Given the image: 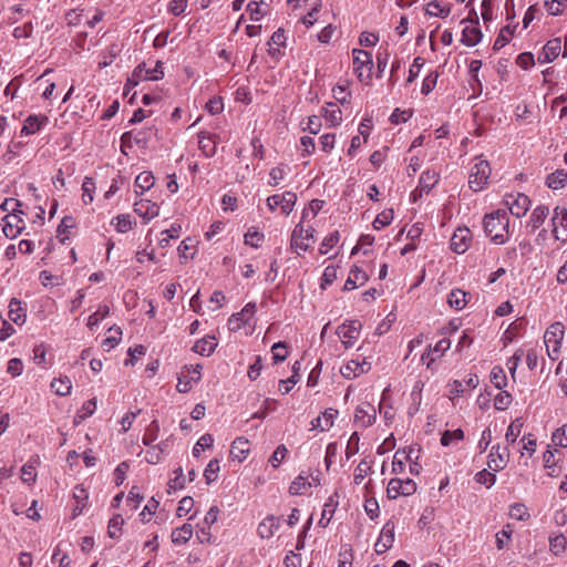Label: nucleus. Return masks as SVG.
I'll list each match as a JSON object with an SVG mask.
<instances>
[{
  "mask_svg": "<svg viewBox=\"0 0 567 567\" xmlns=\"http://www.w3.org/2000/svg\"><path fill=\"white\" fill-rule=\"evenodd\" d=\"M483 224L486 235L495 245H503L509 239V217L506 209L486 214Z\"/></svg>",
  "mask_w": 567,
  "mask_h": 567,
  "instance_id": "nucleus-1",
  "label": "nucleus"
},
{
  "mask_svg": "<svg viewBox=\"0 0 567 567\" xmlns=\"http://www.w3.org/2000/svg\"><path fill=\"white\" fill-rule=\"evenodd\" d=\"M491 176V166L489 163L482 158V156H476L474 158V163L470 169L468 176V186L473 192L483 190Z\"/></svg>",
  "mask_w": 567,
  "mask_h": 567,
  "instance_id": "nucleus-2",
  "label": "nucleus"
},
{
  "mask_svg": "<svg viewBox=\"0 0 567 567\" xmlns=\"http://www.w3.org/2000/svg\"><path fill=\"white\" fill-rule=\"evenodd\" d=\"M564 334L565 327L561 322L550 324L544 334L547 354L554 361L558 359Z\"/></svg>",
  "mask_w": 567,
  "mask_h": 567,
  "instance_id": "nucleus-3",
  "label": "nucleus"
},
{
  "mask_svg": "<svg viewBox=\"0 0 567 567\" xmlns=\"http://www.w3.org/2000/svg\"><path fill=\"white\" fill-rule=\"evenodd\" d=\"M164 76L163 63L157 61L154 68H147L146 63H140L127 79L126 86H136L141 81H157Z\"/></svg>",
  "mask_w": 567,
  "mask_h": 567,
  "instance_id": "nucleus-4",
  "label": "nucleus"
},
{
  "mask_svg": "<svg viewBox=\"0 0 567 567\" xmlns=\"http://www.w3.org/2000/svg\"><path fill=\"white\" fill-rule=\"evenodd\" d=\"M296 203L297 194L290 190L271 195L266 199V206L269 212L274 213L277 208H279L281 214L285 216H288L292 213Z\"/></svg>",
  "mask_w": 567,
  "mask_h": 567,
  "instance_id": "nucleus-5",
  "label": "nucleus"
},
{
  "mask_svg": "<svg viewBox=\"0 0 567 567\" xmlns=\"http://www.w3.org/2000/svg\"><path fill=\"white\" fill-rule=\"evenodd\" d=\"M353 71L357 74L358 79L363 81H369L371 79V71L373 68L372 54L362 49H353Z\"/></svg>",
  "mask_w": 567,
  "mask_h": 567,
  "instance_id": "nucleus-6",
  "label": "nucleus"
},
{
  "mask_svg": "<svg viewBox=\"0 0 567 567\" xmlns=\"http://www.w3.org/2000/svg\"><path fill=\"white\" fill-rule=\"evenodd\" d=\"M503 204L514 217L520 218L529 210L532 200L523 193H508L504 195Z\"/></svg>",
  "mask_w": 567,
  "mask_h": 567,
  "instance_id": "nucleus-7",
  "label": "nucleus"
},
{
  "mask_svg": "<svg viewBox=\"0 0 567 567\" xmlns=\"http://www.w3.org/2000/svg\"><path fill=\"white\" fill-rule=\"evenodd\" d=\"M551 235L555 240L567 243V208L556 206L550 218Z\"/></svg>",
  "mask_w": 567,
  "mask_h": 567,
  "instance_id": "nucleus-8",
  "label": "nucleus"
},
{
  "mask_svg": "<svg viewBox=\"0 0 567 567\" xmlns=\"http://www.w3.org/2000/svg\"><path fill=\"white\" fill-rule=\"evenodd\" d=\"M416 492V483L411 478H391L386 487V496L396 499L400 496H410Z\"/></svg>",
  "mask_w": 567,
  "mask_h": 567,
  "instance_id": "nucleus-9",
  "label": "nucleus"
},
{
  "mask_svg": "<svg viewBox=\"0 0 567 567\" xmlns=\"http://www.w3.org/2000/svg\"><path fill=\"white\" fill-rule=\"evenodd\" d=\"M23 214L21 209L13 207L12 213L3 218L2 231L6 237L12 239L23 231L25 228V223L21 217Z\"/></svg>",
  "mask_w": 567,
  "mask_h": 567,
  "instance_id": "nucleus-10",
  "label": "nucleus"
},
{
  "mask_svg": "<svg viewBox=\"0 0 567 567\" xmlns=\"http://www.w3.org/2000/svg\"><path fill=\"white\" fill-rule=\"evenodd\" d=\"M440 182V174L434 169H426L422 172L419 178L416 188L411 193V196L416 200L417 197L427 195Z\"/></svg>",
  "mask_w": 567,
  "mask_h": 567,
  "instance_id": "nucleus-11",
  "label": "nucleus"
},
{
  "mask_svg": "<svg viewBox=\"0 0 567 567\" xmlns=\"http://www.w3.org/2000/svg\"><path fill=\"white\" fill-rule=\"evenodd\" d=\"M473 240L471 230L467 227H458L453 233L450 247L455 254H464L470 248Z\"/></svg>",
  "mask_w": 567,
  "mask_h": 567,
  "instance_id": "nucleus-12",
  "label": "nucleus"
},
{
  "mask_svg": "<svg viewBox=\"0 0 567 567\" xmlns=\"http://www.w3.org/2000/svg\"><path fill=\"white\" fill-rule=\"evenodd\" d=\"M361 323L359 320H351L342 323L337 329V334L344 347L351 348L360 336Z\"/></svg>",
  "mask_w": 567,
  "mask_h": 567,
  "instance_id": "nucleus-13",
  "label": "nucleus"
},
{
  "mask_svg": "<svg viewBox=\"0 0 567 567\" xmlns=\"http://www.w3.org/2000/svg\"><path fill=\"white\" fill-rule=\"evenodd\" d=\"M257 311L256 302H248L245 307L236 313H233L228 319V326L233 330H239L243 326L250 324V320Z\"/></svg>",
  "mask_w": 567,
  "mask_h": 567,
  "instance_id": "nucleus-14",
  "label": "nucleus"
},
{
  "mask_svg": "<svg viewBox=\"0 0 567 567\" xmlns=\"http://www.w3.org/2000/svg\"><path fill=\"white\" fill-rule=\"evenodd\" d=\"M509 452L506 446L493 445L487 456V466L493 472L504 470L508 462Z\"/></svg>",
  "mask_w": 567,
  "mask_h": 567,
  "instance_id": "nucleus-15",
  "label": "nucleus"
},
{
  "mask_svg": "<svg viewBox=\"0 0 567 567\" xmlns=\"http://www.w3.org/2000/svg\"><path fill=\"white\" fill-rule=\"evenodd\" d=\"M371 369V363L358 355L355 359L349 360L343 367H341L340 372L342 377L346 379H354L363 373H367Z\"/></svg>",
  "mask_w": 567,
  "mask_h": 567,
  "instance_id": "nucleus-16",
  "label": "nucleus"
},
{
  "mask_svg": "<svg viewBox=\"0 0 567 567\" xmlns=\"http://www.w3.org/2000/svg\"><path fill=\"white\" fill-rule=\"evenodd\" d=\"M377 419V410L370 403H361L354 412V424L361 429L371 426Z\"/></svg>",
  "mask_w": 567,
  "mask_h": 567,
  "instance_id": "nucleus-17",
  "label": "nucleus"
},
{
  "mask_svg": "<svg viewBox=\"0 0 567 567\" xmlns=\"http://www.w3.org/2000/svg\"><path fill=\"white\" fill-rule=\"evenodd\" d=\"M394 523L392 520H388L379 535V538L377 539V543L374 544V550L377 554H383L386 550H389L394 543Z\"/></svg>",
  "mask_w": 567,
  "mask_h": 567,
  "instance_id": "nucleus-18",
  "label": "nucleus"
},
{
  "mask_svg": "<svg viewBox=\"0 0 567 567\" xmlns=\"http://www.w3.org/2000/svg\"><path fill=\"white\" fill-rule=\"evenodd\" d=\"M548 215H549V207L548 206H546V205H538V206H536L532 210V213H530V215H529V217H528V219L526 221V230H527V233L528 234H534L537 229H539L544 225V223L547 219Z\"/></svg>",
  "mask_w": 567,
  "mask_h": 567,
  "instance_id": "nucleus-19",
  "label": "nucleus"
},
{
  "mask_svg": "<svg viewBox=\"0 0 567 567\" xmlns=\"http://www.w3.org/2000/svg\"><path fill=\"white\" fill-rule=\"evenodd\" d=\"M49 122L43 114H30L23 122L21 136H29L39 133Z\"/></svg>",
  "mask_w": 567,
  "mask_h": 567,
  "instance_id": "nucleus-20",
  "label": "nucleus"
},
{
  "mask_svg": "<svg viewBox=\"0 0 567 567\" xmlns=\"http://www.w3.org/2000/svg\"><path fill=\"white\" fill-rule=\"evenodd\" d=\"M561 51V40L560 38H554L543 47L542 51L537 55V61L540 64H546L553 62Z\"/></svg>",
  "mask_w": 567,
  "mask_h": 567,
  "instance_id": "nucleus-21",
  "label": "nucleus"
},
{
  "mask_svg": "<svg viewBox=\"0 0 567 567\" xmlns=\"http://www.w3.org/2000/svg\"><path fill=\"white\" fill-rule=\"evenodd\" d=\"M290 248L297 255H301L310 248V243H307V237L305 236V227L301 221L295 226L291 233Z\"/></svg>",
  "mask_w": 567,
  "mask_h": 567,
  "instance_id": "nucleus-22",
  "label": "nucleus"
},
{
  "mask_svg": "<svg viewBox=\"0 0 567 567\" xmlns=\"http://www.w3.org/2000/svg\"><path fill=\"white\" fill-rule=\"evenodd\" d=\"M451 347L450 339L443 338L439 340L434 347H429L427 351L422 354L421 360L426 363L427 368H431L432 363L440 357H442Z\"/></svg>",
  "mask_w": 567,
  "mask_h": 567,
  "instance_id": "nucleus-23",
  "label": "nucleus"
},
{
  "mask_svg": "<svg viewBox=\"0 0 567 567\" xmlns=\"http://www.w3.org/2000/svg\"><path fill=\"white\" fill-rule=\"evenodd\" d=\"M475 21L471 25H465L462 31L461 42L466 47H475L482 40V31L478 27V18L475 12Z\"/></svg>",
  "mask_w": 567,
  "mask_h": 567,
  "instance_id": "nucleus-24",
  "label": "nucleus"
},
{
  "mask_svg": "<svg viewBox=\"0 0 567 567\" xmlns=\"http://www.w3.org/2000/svg\"><path fill=\"white\" fill-rule=\"evenodd\" d=\"M369 280L368 274L359 266L350 268L349 276L344 282L343 291H351L363 286Z\"/></svg>",
  "mask_w": 567,
  "mask_h": 567,
  "instance_id": "nucleus-25",
  "label": "nucleus"
},
{
  "mask_svg": "<svg viewBox=\"0 0 567 567\" xmlns=\"http://www.w3.org/2000/svg\"><path fill=\"white\" fill-rule=\"evenodd\" d=\"M198 146L206 157H213L216 154L218 136L206 131L198 133Z\"/></svg>",
  "mask_w": 567,
  "mask_h": 567,
  "instance_id": "nucleus-26",
  "label": "nucleus"
},
{
  "mask_svg": "<svg viewBox=\"0 0 567 567\" xmlns=\"http://www.w3.org/2000/svg\"><path fill=\"white\" fill-rule=\"evenodd\" d=\"M250 452V444L246 437L239 436L234 440L230 449V456L234 461L244 462Z\"/></svg>",
  "mask_w": 567,
  "mask_h": 567,
  "instance_id": "nucleus-27",
  "label": "nucleus"
},
{
  "mask_svg": "<svg viewBox=\"0 0 567 567\" xmlns=\"http://www.w3.org/2000/svg\"><path fill=\"white\" fill-rule=\"evenodd\" d=\"M279 529V518L268 515L258 525L257 533L262 539H268Z\"/></svg>",
  "mask_w": 567,
  "mask_h": 567,
  "instance_id": "nucleus-28",
  "label": "nucleus"
},
{
  "mask_svg": "<svg viewBox=\"0 0 567 567\" xmlns=\"http://www.w3.org/2000/svg\"><path fill=\"white\" fill-rule=\"evenodd\" d=\"M216 337L213 334H206L204 338L197 340L193 346V351L203 355L209 357L217 348Z\"/></svg>",
  "mask_w": 567,
  "mask_h": 567,
  "instance_id": "nucleus-29",
  "label": "nucleus"
},
{
  "mask_svg": "<svg viewBox=\"0 0 567 567\" xmlns=\"http://www.w3.org/2000/svg\"><path fill=\"white\" fill-rule=\"evenodd\" d=\"M8 317L12 322L19 326H22L25 322L27 309L19 299L12 298L10 300Z\"/></svg>",
  "mask_w": 567,
  "mask_h": 567,
  "instance_id": "nucleus-30",
  "label": "nucleus"
},
{
  "mask_svg": "<svg viewBox=\"0 0 567 567\" xmlns=\"http://www.w3.org/2000/svg\"><path fill=\"white\" fill-rule=\"evenodd\" d=\"M286 41L287 38L282 29H278L277 31H275L270 37V40L268 41V54L275 58L276 60H279L282 55L279 47H286Z\"/></svg>",
  "mask_w": 567,
  "mask_h": 567,
  "instance_id": "nucleus-31",
  "label": "nucleus"
},
{
  "mask_svg": "<svg viewBox=\"0 0 567 567\" xmlns=\"http://www.w3.org/2000/svg\"><path fill=\"white\" fill-rule=\"evenodd\" d=\"M134 212L141 217L151 220L158 215L159 207L151 200L141 199L134 204Z\"/></svg>",
  "mask_w": 567,
  "mask_h": 567,
  "instance_id": "nucleus-32",
  "label": "nucleus"
},
{
  "mask_svg": "<svg viewBox=\"0 0 567 567\" xmlns=\"http://www.w3.org/2000/svg\"><path fill=\"white\" fill-rule=\"evenodd\" d=\"M322 116L330 126H339L342 122L341 109L333 102L326 103L322 107Z\"/></svg>",
  "mask_w": 567,
  "mask_h": 567,
  "instance_id": "nucleus-33",
  "label": "nucleus"
},
{
  "mask_svg": "<svg viewBox=\"0 0 567 567\" xmlns=\"http://www.w3.org/2000/svg\"><path fill=\"white\" fill-rule=\"evenodd\" d=\"M121 52V47L117 43H112L100 53L97 62L99 69H104L113 63Z\"/></svg>",
  "mask_w": 567,
  "mask_h": 567,
  "instance_id": "nucleus-34",
  "label": "nucleus"
},
{
  "mask_svg": "<svg viewBox=\"0 0 567 567\" xmlns=\"http://www.w3.org/2000/svg\"><path fill=\"white\" fill-rule=\"evenodd\" d=\"M193 536V526L190 524H183L181 527L172 532V543L176 546L185 545Z\"/></svg>",
  "mask_w": 567,
  "mask_h": 567,
  "instance_id": "nucleus-35",
  "label": "nucleus"
},
{
  "mask_svg": "<svg viewBox=\"0 0 567 567\" xmlns=\"http://www.w3.org/2000/svg\"><path fill=\"white\" fill-rule=\"evenodd\" d=\"M467 302V293L461 289H452L447 296L449 306L455 310H462Z\"/></svg>",
  "mask_w": 567,
  "mask_h": 567,
  "instance_id": "nucleus-36",
  "label": "nucleus"
},
{
  "mask_svg": "<svg viewBox=\"0 0 567 567\" xmlns=\"http://www.w3.org/2000/svg\"><path fill=\"white\" fill-rule=\"evenodd\" d=\"M301 369L300 361H296L292 364V375H289L287 380L279 381V391L282 394H287L291 391L292 386L299 381V371Z\"/></svg>",
  "mask_w": 567,
  "mask_h": 567,
  "instance_id": "nucleus-37",
  "label": "nucleus"
},
{
  "mask_svg": "<svg viewBox=\"0 0 567 567\" xmlns=\"http://www.w3.org/2000/svg\"><path fill=\"white\" fill-rule=\"evenodd\" d=\"M154 176L151 172L144 171L140 173L134 182L136 194H143L146 190L151 189V187L154 185Z\"/></svg>",
  "mask_w": 567,
  "mask_h": 567,
  "instance_id": "nucleus-38",
  "label": "nucleus"
},
{
  "mask_svg": "<svg viewBox=\"0 0 567 567\" xmlns=\"http://www.w3.org/2000/svg\"><path fill=\"white\" fill-rule=\"evenodd\" d=\"M567 183V171L556 169L546 177V185L550 189L563 188Z\"/></svg>",
  "mask_w": 567,
  "mask_h": 567,
  "instance_id": "nucleus-39",
  "label": "nucleus"
},
{
  "mask_svg": "<svg viewBox=\"0 0 567 567\" xmlns=\"http://www.w3.org/2000/svg\"><path fill=\"white\" fill-rule=\"evenodd\" d=\"M39 462V457H32L31 460L25 463L21 468V480L23 483H27L29 485L33 484L37 480V470L35 465Z\"/></svg>",
  "mask_w": 567,
  "mask_h": 567,
  "instance_id": "nucleus-40",
  "label": "nucleus"
},
{
  "mask_svg": "<svg viewBox=\"0 0 567 567\" xmlns=\"http://www.w3.org/2000/svg\"><path fill=\"white\" fill-rule=\"evenodd\" d=\"M51 389L56 395L66 396L72 390L71 380L68 377L55 378L51 382Z\"/></svg>",
  "mask_w": 567,
  "mask_h": 567,
  "instance_id": "nucleus-41",
  "label": "nucleus"
},
{
  "mask_svg": "<svg viewBox=\"0 0 567 567\" xmlns=\"http://www.w3.org/2000/svg\"><path fill=\"white\" fill-rule=\"evenodd\" d=\"M337 506L338 502L334 501L332 496H330L323 505L321 518L319 519V525L321 527H327L329 525L333 517Z\"/></svg>",
  "mask_w": 567,
  "mask_h": 567,
  "instance_id": "nucleus-42",
  "label": "nucleus"
},
{
  "mask_svg": "<svg viewBox=\"0 0 567 567\" xmlns=\"http://www.w3.org/2000/svg\"><path fill=\"white\" fill-rule=\"evenodd\" d=\"M451 12V8L449 6L442 4V2L437 0H433L427 3L425 13L431 17L446 18Z\"/></svg>",
  "mask_w": 567,
  "mask_h": 567,
  "instance_id": "nucleus-43",
  "label": "nucleus"
},
{
  "mask_svg": "<svg viewBox=\"0 0 567 567\" xmlns=\"http://www.w3.org/2000/svg\"><path fill=\"white\" fill-rule=\"evenodd\" d=\"M288 171L289 168L285 164L274 167L269 173L268 185L272 187L278 186L287 176Z\"/></svg>",
  "mask_w": 567,
  "mask_h": 567,
  "instance_id": "nucleus-44",
  "label": "nucleus"
},
{
  "mask_svg": "<svg viewBox=\"0 0 567 567\" xmlns=\"http://www.w3.org/2000/svg\"><path fill=\"white\" fill-rule=\"evenodd\" d=\"M370 473H372V462H369L365 458H363L354 468L353 483L355 485H360L363 482L364 477Z\"/></svg>",
  "mask_w": 567,
  "mask_h": 567,
  "instance_id": "nucleus-45",
  "label": "nucleus"
},
{
  "mask_svg": "<svg viewBox=\"0 0 567 567\" xmlns=\"http://www.w3.org/2000/svg\"><path fill=\"white\" fill-rule=\"evenodd\" d=\"M491 382L498 390H503L507 386V377L504 369L499 365H495L491 371Z\"/></svg>",
  "mask_w": 567,
  "mask_h": 567,
  "instance_id": "nucleus-46",
  "label": "nucleus"
},
{
  "mask_svg": "<svg viewBox=\"0 0 567 567\" xmlns=\"http://www.w3.org/2000/svg\"><path fill=\"white\" fill-rule=\"evenodd\" d=\"M158 434H159L158 421L153 420L145 430V433L142 439L143 444L145 446H151L158 439Z\"/></svg>",
  "mask_w": 567,
  "mask_h": 567,
  "instance_id": "nucleus-47",
  "label": "nucleus"
},
{
  "mask_svg": "<svg viewBox=\"0 0 567 567\" xmlns=\"http://www.w3.org/2000/svg\"><path fill=\"white\" fill-rule=\"evenodd\" d=\"M95 182L92 177H84L82 183V200L85 205H89L93 202V194L95 192Z\"/></svg>",
  "mask_w": 567,
  "mask_h": 567,
  "instance_id": "nucleus-48",
  "label": "nucleus"
},
{
  "mask_svg": "<svg viewBox=\"0 0 567 567\" xmlns=\"http://www.w3.org/2000/svg\"><path fill=\"white\" fill-rule=\"evenodd\" d=\"M390 390L385 388L382 392L381 402L379 404V411L382 414L383 419L386 423L391 422L394 419V411L392 405L386 403V396Z\"/></svg>",
  "mask_w": 567,
  "mask_h": 567,
  "instance_id": "nucleus-49",
  "label": "nucleus"
},
{
  "mask_svg": "<svg viewBox=\"0 0 567 567\" xmlns=\"http://www.w3.org/2000/svg\"><path fill=\"white\" fill-rule=\"evenodd\" d=\"M219 470H220L219 460L218 458L210 460L204 470V477H205L206 484L209 485L217 480Z\"/></svg>",
  "mask_w": 567,
  "mask_h": 567,
  "instance_id": "nucleus-50",
  "label": "nucleus"
},
{
  "mask_svg": "<svg viewBox=\"0 0 567 567\" xmlns=\"http://www.w3.org/2000/svg\"><path fill=\"white\" fill-rule=\"evenodd\" d=\"M112 224L114 225L115 230L121 234L130 231L133 227L131 216L127 214L116 216L115 218H113Z\"/></svg>",
  "mask_w": 567,
  "mask_h": 567,
  "instance_id": "nucleus-51",
  "label": "nucleus"
},
{
  "mask_svg": "<svg viewBox=\"0 0 567 567\" xmlns=\"http://www.w3.org/2000/svg\"><path fill=\"white\" fill-rule=\"evenodd\" d=\"M394 218V212L393 209H384L381 213H379L373 220V228L379 230L385 226H389Z\"/></svg>",
  "mask_w": 567,
  "mask_h": 567,
  "instance_id": "nucleus-52",
  "label": "nucleus"
},
{
  "mask_svg": "<svg viewBox=\"0 0 567 567\" xmlns=\"http://www.w3.org/2000/svg\"><path fill=\"white\" fill-rule=\"evenodd\" d=\"M124 524V519L122 515L115 514L113 517L109 520L107 525V534L111 538H118L122 532V527Z\"/></svg>",
  "mask_w": 567,
  "mask_h": 567,
  "instance_id": "nucleus-53",
  "label": "nucleus"
},
{
  "mask_svg": "<svg viewBox=\"0 0 567 567\" xmlns=\"http://www.w3.org/2000/svg\"><path fill=\"white\" fill-rule=\"evenodd\" d=\"M340 240L339 231H332L327 235L320 244L319 252L327 255Z\"/></svg>",
  "mask_w": 567,
  "mask_h": 567,
  "instance_id": "nucleus-54",
  "label": "nucleus"
},
{
  "mask_svg": "<svg viewBox=\"0 0 567 567\" xmlns=\"http://www.w3.org/2000/svg\"><path fill=\"white\" fill-rule=\"evenodd\" d=\"M508 515L517 520H526L529 518V512L525 504L514 503L509 506Z\"/></svg>",
  "mask_w": 567,
  "mask_h": 567,
  "instance_id": "nucleus-55",
  "label": "nucleus"
},
{
  "mask_svg": "<svg viewBox=\"0 0 567 567\" xmlns=\"http://www.w3.org/2000/svg\"><path fill=\"white\" fill-rule=\"evenodd\" d=\"M271 354L274 363L284 362L288 357V346L284 341H279L272 344Z\"/></svg>",
  "mask_w": 567,
  "mask_h": 567,
  "instance_id": "nucleus-56",
  "label": "nucleus"
},
{
  "mask_svg": "<svg viewBox=\"0 0 567 567\" xmlns=\"http://www.w3.org/2000/svg\"><path fill=\"white\" fill-rule=\"evenodd\" d=\"M523 421L522 419L517 417L507 427L505 439L508 443H515L517 437L519 436L522 429H523Z\"/></svg>",
  "mask_w": 567,
  "mask_h": 567,
  "instance_id": "nucleus-57",
  "label": "nucleus"
},
{
  "mask_svg": "<svg viewBox=\"0 0 567 567\" xmlns=\"http://www.w3.org/2000/svg\"><path fill=\"white\" fill-rule=\"evenodd\" d=\"M567 545V538L563 534L554 535L549 537V549L553 554H561Z\"/></svg>",
  "mask_w": 567,
  "mask_h": 567,
  "instance_id": "nucleus-58",
  "label": "nucleus"
},
{
  "mask_svg": "<svg viewBox=\"0 0 567 567\" xmlns=\"http://www.w3.org/2000/svg\"><path fill=\"white\" fill-rule=\"evenodd\" d=\"M513 532V526L511 524H507L503 527L501 532L496 533L495 538L497 549L502 550L507 545V543L512 538Z\"/></svg>",
  "mask_w": 567,
  "mask_h": 567,
  "instance_id": "nucleus-59",
  "label": "nucleus"
},
{
  "mask_svg": "<svg viewBox=\"0 0 567 567\" xmlns=\"http://www.w3.org/2000/svg\"><path fill=\"white\" fill-rule=\"evenodd\" d=\"M110 312V308L106 305H100L95 312L87 318V327H96Z\"/></svg>",
  "mask_w": 567,
  "mask_h": 567,
  "instance_id": "nucleus-60",
  "label": "nucleus"
},
{
  "mask_svg": "<svg viewBox=\"0 0 567 567\" xmlns=\"http://www.w3.org/2000/svg\"><path fill=\"white\" fill-rule=\"evenodd\" d=\"M513 401V396L507 391L498 392L494 398V408L497 411H505Z\"/></svg>",
  "mask_w": 567,
  "mask_h": 567,
  "instance_id": "nucleus-61",
  "label": "nucleus"
},
{
  "mask_svg": "<svg viewBox=\"0 0 567 567\" xmlns=\"http://www.w3.org/2000/svg\"><path fill=\"white\" fill-rule=\"evenodd\" d=\"M298 150L302 157L312 155L316 151L315 140L308 135L301 136Z\"/></svg>",
  "mask_w": 567,
  "mask_h": 567,
  "instance_id": "nucleus-62",
  "label": "nucleus"
},
{
  "mask_svg": "<svg viewBox=\"0 0 567 567\" xmlns=\"http://www.w3.org/2000/svg\"><path fill=\"white\" fill-rule=\"evenodd\" d=\"M474 480L476 483L489 488L496 483V475L484 468L475 474Z\"/></svg>",
  "mask_w": 567,
  "mask_h": 567,
  "instance_id": "nucleus-63",
  "label": "nucleus"
},
{
  "mask_svg": "<svg viewBox=\"0 0 567 567\" xmlns=\"http://www.w3.org/2000/svg\"><path fill=\"white\" fill-rule=\"evenodd\" d=\"M551 442L559 447H567V424L557 429L551 435Z\"/></svg>",
  "mask_w": 567,
  "mask_h": 567,
  "instance_id": "nucleus-64",
  "label": "nucleus"
}]
</instances>
